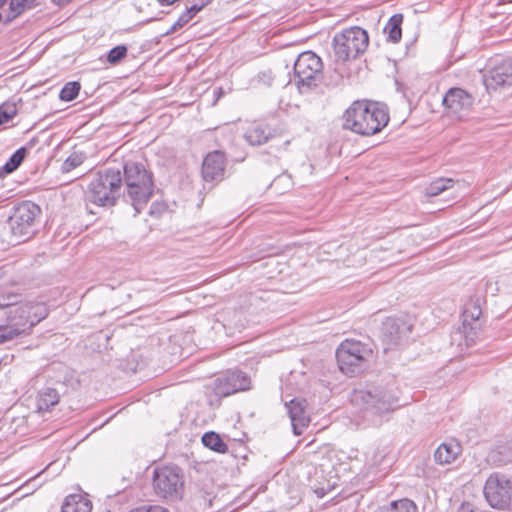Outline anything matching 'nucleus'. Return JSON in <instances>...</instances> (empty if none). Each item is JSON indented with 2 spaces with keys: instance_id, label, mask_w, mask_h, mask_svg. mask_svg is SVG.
I'll return each mask as SVG.
<instances>
[{
  "instance_id": "f257e3e1",
  "label": "nucleus",
  "mask_w": 512,
  "mask_h": 512,
  "mask_svg": "<svg viewBox=\"0 0 512 512\" xmlns=\"http://www.w3.org/2000/svg\"><path fill=\"white\" fill-rule=\"evenodd\" d=\"M351 402L362 412L363 425L372 427H380L400 406L395 392L381 385L355 390Z\"/></svg>"
},
{
  "instance_id": "f03ea898",
  "label": "nucleus",
  "mask_w": 512,
  "mask_h": 512,
  "mask_svg": "<svg viewBox=\"0 0 512 512\" xmlns=\"http://www.w3.org/2000/svg\"><path fill=\"white\" fill-rule=\"evenodd\" d=\"M389 116L385 107L377 103L356 101L344 113L343 127L361 135H373L381 131L388 123Z\"/></svg>"
},
{
  "instance_id": "7ed1b4c3",
  "label": "nucleus",
  "mask_w": 512,
  "mask_h": 512,
  "mask_svg": "<svg viewBox=\"0 0 512 512\" xmlns=\"http://www.w3.org/2000/svg\"><path fill=\"white\" fill-rule=\"evenodd\" d=\"M126 197L139 214L153 194V180L151 174L143 164L129 161L123 166Z\"/></svg>"
},
{
  "instance_id": "20e7f679",
  "label": "nucleus",
  "mask_w": 512,
  "mask_h": 512,
  "mask_svg": "<svg viewBox=\"0 0 512 512\" xmlns=\"http://www.w3.org/2000/svg\"><path fill=\"white\" fill-rule=\"evenodd\" d=\"M122 173L120 168H104L90 181L86 198L98 206H113L121 194Z\"/></svg>"
},
{
  "instance_id": "39448f33",
  "label": "nucleus",
  "mask_w": 512,
  "mask_h": 512,
  "mask_svg": "<svg viewBox=\"0 0 512 512\" xmlns=\"http://www.w3.org/2000/svg\"><path fill=\"white\" fill-rule=\"evenodd\" d=\"M293 82L301 94L317 87L323 77L321 58L312 51L301 53L294 62Z\"/></svg>"
},
{
  "instance_id": "423d86ee",
  "label": "nucleus",
  "mask_w": 512,
  "mask_h": 512,
  "mask_svg": "<svg viewBox=\"0 0 512 512\" xmlns=\"http://www.w3.org/2000/svg\"><path fill=\"white\" fill-rule=\"evenodd\" d=\"M373 356L372 348L358 340L346 339L336 350L340 370L347 375L363 371Z\"/></svg>"
},
{
  "instance_id": "0eeeda50",
  "label": "nucleus",
  "mask_w": 512,
  "mask_h": 512,
  "mask_svg": "<svg viewBox=\"0 0 512 512\" xmlns=\"http://www.w3.org/2000/svg\"><path fill=\"white\" fill-rule=\"evenodd\" d=\"M153 489L157 496L168 501L181 500L184 494V476L177 466L157 467L153 473Z\"/></svg>"
},
{
  "instance_id": "6e6552de",
  "label": "nucleus",
  "mask_w": 512,
  "mask_h": 512,
  "mask_svg": "<svg viewBox=\"0 0 512 512\" xmlns=\"http://www.w3.org/2000/svg\"><path fill=\"white\" fill-rule=\"evenodd\" d=\"M369 43L368 33L358 27L345 29L334 36V53L339 61H348L362 54Z\"/></svg>"
},
{
  "instance_id": "1a4fd4ad",
  "label": "nucleus",
  "mask_w": 512,
  "mask_h": 512,
  "mask_svg": "<svg viewBox=\"0 0 512 512\" xmlns=\"http://www.w3.org/2000/svg\"><path fill=\"white\" fill-rule=\"evenodd\" d=\"M483 493L494 509L512 510V480L501 473H492L486 480Z\"/></svg>"
},
{
  "instance_id": "9d476101",
  "label": "nucleus",
  "mask_w": 512,
  "mask_h": 512,
  "mask_svg": "<svg viewBox=\"0 0 512 512\" xmlns=\"http://www.w3.org/2000/svg\"><path fill=\"white\" fill-rule=\"evenodd\" d=\"M39 214V206L31 201L22 202L14 208L9 217V225L13 237L18 242L28 239L34 233V224Z\"/></svg>"
},
{
  "instance_id": "9b49d317",
  "label": "nucleus",
  "mask_w": 512,
  "mask_h": 512,
  "mask_svg": "<svg viewBox=\"0 0 512 512\" xmlns=\"http://www.w3.org/2000/svg\"><path fill=\"white\" fill-rule=\"evenodd\" d=\"M1 308L9 307L8 312V328L0 333V343L12 340L16 336L26 333L31 329L29 316L24 303L14 305L13 302L0 303Z\"/></svg>"
},
{
  "instance_id": "f8f14e48",
  "label": "nucleus",
  "mask_w": 512,
  "mask_h": 512,
  "mask_svg": "<svg viewBox=\"0 0 512 512\" xmlns=\"http://www.w3.org/2000/svg\"><path fill=\"white\" fill-rule=\"evenodd\" d=\"M250 388V377L240 370L227 371L225 374L218 377L214 383L215 393L222 397H227L241 391H247Z\"/></svg>"
},
{
  "instance_id": "ddd939ff",
  "label": "nucleus",
  "mask_w": 512,
  "mask_h": 512,
  "mask_svg": "<svg viewBox=\"0 0 512 512\" xmlns=\"http://www.w3.org/2000/svg\"><path fill=\"white\" fill-rule=\"evenodd\" d=\"M287 408L293 433L301 435L310 423V416L307 411V401L305 399L294 398L285 403Z\"/></svg>"
},
{
  "instance_id": "4468645a",
  "label": "nucleus",
  "mask_w": 512,
  "mask_h": 512,
  "mask_svg": "<svg viewBox=\"0 0 512 512\" xmlns=\"http://www.w3.org/2000/svg\"><path fill=\"white\" fill-rule=\"evenodd\" d=\"M445 107L458 118L468 112L473 105V97L461 88H451L443 98Z\"/></svg>"
},
{
  "instance_id": "2eb2a0df",
  "label": "nucleus",
  "mask_w": 512,
  "mask_h": 512,
  "mask_svg": "<svg viewBox=\"0 0 512 512\" xmlns=\"http://www.w3.org/2000/svg\"><path fill=\"white\" fill-rule=\"evenodd\" d=\"M225 171V157L220 151H213L204 158L202 176L205 181L221 180Z\"/></svg>"
},
{
  "instance_id": "dca6fc26",
  "label": "nucleus",
  "mask_w": 512,
  "mask_h": 512,
  "mask_svg": "<svg viewBox=\"0 0 512 512\" xmlns=\"http://www.w3.org/2000/svg\"><path fill=\"white\" fill-rule=\"evenodd\" d=\"M484 83L487 88L496 89L501 86L512 84V63L503 61L489 71L485 76Z\"/></svg>"
},
{
  "instance_id": "f3484780",
  "label": "nucleus",
  "mask_w": 512,
  "mask_h": 512,
  "mask_svg": "<svg viewBox=\"0 0 512 512\" xmlns=\"http://www.w3.org/2000/svg\"><path fill=\"white\" fill-rule=\"evenodd\" d=\"M35 0H0V20L10 23L25 10L34 6Z\"/></svg>"
},
{
  "instance_id": "a211bd4d",
  "label": "nucleus",
  "mask_w": 512,
  "mask_h": 512,
  "mask_svg": "<svg viewBox=\"0 0 512 512\" xmlns=\"http://www.w3.org/2000/svg\"><path fill=\"white\" fill-rule=\"evenodd\" d=\"M460 444L454 440L442 443L435 451V461L440 465H447L454 462L461 454Z\"/></svg>"
},
{
  "instance_id": "6ab92c4d",
  "label": "nucleus",
  "mask_w": 512,
  "mask_h": 512,
  "mask_svg": "<svg viewBox=\"0 0 512 512\" xmlns=\"http://www.w3.org/2000/svg\"><path fill=\"white\" fill-rule=\"evenodd\" d=\"M91 501L82 494L68 495L62 505L61 512H91Z\"/></svg>"
},
{
  "instance_id": "aec40b11",
  "label": "nucleus",
  "mask_w": 512,
  "mask_h": 512,
  "mask_svg": "<svg viewBox=\"0 0 512 512\" xmlns=\"http://www.w3.org/2000/svg\"><path fill=\"white\" fill-rule=\"evenodd\" d=\"M272 137L271 130L268 127L255 125L249 127L245 134V140L252 146L265 144Z\"/></svg>"
},
{
  "instance_id": "412c9836",
  "label": "nucleus",
  "mask_w": 512,
  "mask_h": 512,
  "mask_svg": "<svg viewBox=\"0 0 512 512\" xmlns=\"http://www.w3.org/2000/svg\"><path fill=\"white\" fill-rule=\"evenodd\" d=\"M403 22L402 14H394L390 17L384 27V32L387 34V39L392 43H398L402 38L401 25Z\"/></svg>"
},
{
  "instance_id": "4be33fe9",
  "label": "nucleus",
  "mask_w": 512,
  "mask_h": 512,
  "mask_svg": "<svg viewBox=\"0 0 512 512\" xmlns=\"http://www.w3.org/2000/svg\"><path fill=\"white\" fill-rule=\"evenodd\" d=\"M59 393L54 388H45L39 392L37 398V407L40 411H48L59 402Z\"/></svg>"
},
{
  "instance_id": "5701e85b",
  "label": "nucleus",
  "mask_w": 512,
  "mask_h": 512,
  "mask_svg": "<svg viewBox=\"0 0 512 512\" xmlns=\"http://www.w3.org/2000/svg\"><path fill=\"white\" fill-rule=\"evenodd\" d=\"M488 459L496 465L512 462V443L510 445H498L489 453Z\"/></svg>"
},
{
  "instance_id": "b1692460",
  "label": "nucleus",
  "mask_w": 512,
  "mask_h": 512,
  "mask_svg": "<svg viewBox=\"0 0 512 512\" xmlns=\"http://www.w3.org/2000/svg\"><path fill=\"white\" fill-rule=\"evenodd\" d=\"M24 304L26 307H29L27 314L31 328L47 317L48 309L44 303L25 302Z\"/></svg>"
},
{
  "instance_id": "393cba45",
  "label": "nucleus",
  "mask_w": 512,
  "mask_h": 512,
  "mask_svg": "<svg viewBox=\"0 0 512 512\" xmlns=\"http://www.w3.org/2000/svg\"><path fill=\"white\" fill-rule=\"evenodd\" d=\"M202 443L205 447L218 453H225L228 450L227 445L224 443L220 435L213 431L206 432L202 436Z\"/></svg>"
},
{
  "instance_id": "a878e982",
  "label": "nucleus",
  "mask_w": 512,
  "mask_h": 512,
  "mask_svg": "<svg viewBox=\"0 0 512 512\" xmlns=\"http://www.w3.org/2000/svg\"><path fill=\"white\" fill-rule=\"evenodd\" d=\"M454 180L451 178H438L432 181L425 189L427 196L434 197L442 192L450 189L454 185Z\"/></svg>"
},
{
  "instance_id": "bb28decb",
  "label": "nucleus",
  "mask_w": 512,
  "mask_h": 512,
  "mask_svg": "<svg viewBox=\"0 0 512 512\" xmlns=\"http://www.w3.org/2000/svg\"><path fill=\"white\" fill-rule=\"evenodd\" d=\"M379 512H418L415 503L409 499L393 501L388 506L380 508Z\"/></svg>"
},
{
  "instance_id": "cd10ccee",
  "label": "nucleus",
  "mask_w": 512,
  "mask_h": 512,
  "mask_svg": "<svg viewBox=\"0 0 512 512\" xmlns=\"http://www.w3.org/2000/svg\"><path fill=\"white\" fill-rule=\"evenodd\" d=\"M26 156V149L24 147L19 148L16 150L12 156L9 158V160L6 162V164L3 166V169L6 173H11L15 171L22 163Z\"/></svg>"
},
{
  "instance_id": "c85d7f7f",
  "label": "nucleus",
  "mask_w": 512,
  "mask_h": 512,
  "mask_svg": "<svg viewBox=\"0 0 512 512\" xmlns=\"http://www.w3.org/2000/svg\"><path fill=\"white\" fill-rule=\"evenodd\" d=\"M80 88L78 82H68L60 91V99L63 101L74 100L78 96Z\"/></svg>"
},
{
  "instance_id": "c756f323",
  "label": "nucleus",
  "mask_w": 512,
  "mask_h": 512,
  "mask_svg": "<svg viewBox=\"0 0 512 512\" xmlns=\"http://www.w3.org/2000/svg\"><path fill=\"white\" fill-rule=\"evenodd\" d=\"M17 114L14 104L5 103L0 106V125L9 122Z\"/></svg>"
},
{
  "instance_id": "7c9ffc66",
  "label": "nucleus",
  "mask_w": 512,
  "mask_h": 512,
  "mask_svg": "<svg viewBox=\"0 0 512 512\" xmlns=\"http://www.w3.org/2000/svg\"><path fill=\"white\" fill-rule=\"evenodd\" d=\"M83 162V157L79 154L70 155L62 164L61 170L64 173L72 171L74 168L80 166Z\"/></svg>"
},
{
  "instance_id": "2f4dec72",
  "label": "nucleus",
  "mask_w": 512,
  "mask_h": 512,
  "mask_svg": "<svg viewBox=\"0 0 512 512\" xmlns=\"http://www.w3.org/2000/svg\"><path fill=\"white\" fill-rule=\"evenodd\" d=\"M127 54V48L124 45H119L112 48L107 56V60L111 64H116L122 60Z\"/></svg>"
},
{
  "instance_id": "473e14b6",
  "label": "nucleus",
  "mask_w": 512,
  "mask_h": 512,
  "mask_svg": "<svg viewBox=\"0 0 512 512\" xmlns=\"http://www.w3.org/2000/svg\"><path fill=\"white\" fill-rule=\"evenodd\" d=\"M190 21V15L189 12H183L178 20L171 26V28L165 33V35H170L175 33L177 30L182 28L184 25H186Z\"/></svg>"
},
{
  "instance_id": "72a5a7b5",
  "label": "nucleus",
  "mask_w": 512,
  "mask_h": 512,
  "mask_svg": "<svg viewBox=\"0 0 512 512\" xmlns=\"http://www.w3.org/2000/svg\"><path fill=\"white\" fill-rule=\"evenodd\" d=\"M284 184L287 188L291 186V179L288 175L283 174L275 178L271 184V187L275 190H279L280 185Z\"/></svg>"
},
{
  "instance_id": "f704fd0d",
  "label": "nucleus",
  "mask_w": 512,
  "mask_h": 512,
  "mask_svg": "<svg viewBox=\"0 0 512 512\" xmlns=\"http://www.w3.org/2000/svg\"><path fill=\"white\" fill-rule=\"evenodd\" d=\"M202 9V6L193 5L190 8H188L185 12H189L190 20L195 16L196 13H198Z\"/></svg>"
},
{
  "instance_id": "c9c22d12",
  "label": "nucleus",
  "mask_w": 512,
  "mask_h": 512,
  "mask_svg": "<svg viewBox=\"0 0 512 512\" xmlns=\"http://www.w3.org/2000/svg\"><path fill=\"white\" fill-rule=\"evenodd\" d=\"M457 512H475L472 505L470 503H463Z\"/></svg>"
},
{
  "instance_id": "e433bc0d",
  "label": "nucleus",
  "mask_w": 512,
  "mask_h": 512,
  "mask_svg": "<svg viewBox=\"0 0 512 512\" xmlns=\"http://www.w3.org/2000/svg\"><path fill=\"white\" fill-rule=\"evenodd\" d=\"M481 315V310L479 308H475L474 312L471 314V318L473 320H478Z\"/></svg>"
},
{
  "instance_id": "4c0bfd02",
  "label": "nucleus",
  "mask_w": 512,
  "mask_h": 512,
  "mask_svg": "<svg viewBox=\"0 0 512 512\" xmlns=\"http://www.w3.org/2000/svg\"><path fill=\"white\" fill-rule=\"evenodd\" d=\"M70 1L71 0H53V2L56 3L57 5H64Z\"/></svg>"
},
{
  "instance_id": "58836bf2",
  "label": "nucleus",
  "mask_w": 512,
  "mask_h": 512,
  "mask_svg": "<svg viewBox=\"0 0 512 512\" xmlns=\"http://www.w3.org/2000/svg\"><path fill=\"white\" fill-rule=\"evenodd\" d=\"M464 317H465V319H464V323H465L467 321V318L469 317L467 310L464 311Z\"/></svg>"
}]
</instances>
